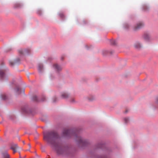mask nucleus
<instances>
[{
  "label": "nucleus",
  "instance_id": "nucleus-1",
  "mask_svg": "<svg viewBox=\"0 0 158 158\" xmlns=\"http://www.w3.org/2000/svg\"><path fill=\"white\" fill-rule=\"evenodd\" d=\"M44 139L52 145L55 148L57 153L59 154L62 153L63 148L59 146L57 142L59 138L57 134L55 131L48 132L44 133Z\"/></svg>",
  "mask_w": 158,
  "mask_h": 158
},
{
  "label": "nucleus",
  "instance_id": "nucleus-2",
  "mask_svg": "<svg viewBox=\"0 0 158 158\" xmlns=\"http://www.w3.org/2000/svg\"><path fill=\"white\" fill-rule=\"evenodd\" d=\"M72 131L68 129H64L63 132V135L64 136H70L72 135Z\"/></svg>",
  "mask_w": 158,
  "mask_h": 158
},
{
  "label": "nucleus",
  "instance_id": "nucleus-3",
  "mask_svg": "<svg viewBox=\"0 0 158 158\" xmlns=\"http://www.w3.org/2000/svg\"><path fill=\"white\" fill-rule=\"evenodd\" d=\"M53 68L57 71L61 70L62 69L61 66L56 64H54L53 65Z\"/></svg>",
  "mask_w": 158,
  "mask_h": 158
},
{
  "label": "nucleus",
  "instance_id": "nucleus-4",
  "mask_svg": "<svg viewBox=\"0 0 158 158\" xmlns=\"http://www.w3.org/2000/svg\"><path fill=\"white\" fill-rule=\"evenodd\" d=\"M6 76L5 71L3 70H0V77L2 79H3Z\"/></svg>",
  "mask_w": 158,
  "mask_h": 158
},
{
  "label": "nucleus",
  "instance_id": "nucleus-5",
  "mask_svg": "<svg viewBox=\"0 0 158 158\" xmlns=\"http://www.w3.org/2000/svg\"><path fill=\"white\" fill-rule=\"evenodd\" d=\"M143 25V23L142 22H139L138 23L135 27V30H137L141 27Z\"/></svg>",
  "mask_w": 158,
  "mask_h": 158
},
{
  "label": "nucleus",
  "instance_id": "nucleus-6",
  "mask_svg": "<svg viewBox=\"0 0 158 158\" xmlns=\"http://www.w3.org/2000/svg\"><path fill=\"white\" fill-rule=\"evenodd\" d=\"M143 38L146 40H149L150 38V35L148 33H144L143 36Z\"/></svg>",
  "mask_w": 158,
  "mask_h": 158
},
{
  "label": "nucleus",
  "instance_id": "nucleus-7",
  "mask_svg": "<svg viewBox=\"0 0 158 158\" xmlns=\"http://www.w3.org/2000/svg\"><path fill=\"white\" fill-rule=\"evenodd\" d=\"M78 142L80 143H82L85 144V143L86 141L83 139L81 137H78Z\"/></svg>",
  "mask_w": 158,
  "mask_h": 158
},
{
  "label": "nucleus",
  "instance_id": "nucleus-8",
  "mask_svg": "<svg viewBox=\"0 0 158 158\" xmlns=\"http://www.w3.org/2000/svg\"><path fill=\"white\" fill-rule=\"evenodd\" d=\"M18 148V146L17 144H14L12 145L11 147V149L13 150L14 153L16 152L17 148Z\"/></svg>",
  "mask_w": 158,
  "mask_h": 158
},
{
  "label": "nucleus",
  "instance_id": "nucleus-9",
  "mask_svg": "<svg viewBox=\"0 0 158 158\" xmlns=\"http://www.w3.org/2000/svg\"><path fill=\"white\" fill-rule=\"evenodd\" d=\"M68 94L65 92L63 93L61 95V97L63 98H66L68 97Z\"/></svg>",
  "mask_w": 158,
  "mask_h": 158
},
{
  "label": "nucleus",
  "instance_id": "nucleus-10",
  "mask_svg": "<svg viewBox=\"0 0 158 158\" xmlns=\"http://www.w3.org/2000/svg\"><path fill=\"white\" fill-rule=\"evenodd\" d=\"M135 47L137 48H139L141 47V45L139 42L136 43L134 45Z\"/></svg>",
  "mask_w": 158,
  "mask_h": 158
},
{
  "label": "nucleus",
  "instance_id": "nucleus-11",
  "mask_svg": "<svg viewBox=\"0 0 158 158\" xmlns=\"http://www.w3.org/2000/svg\"><path fill=\"white\" fill-rule=\"evenodd\" d=\"M94 99V97L92 95H90L88 97V99L89 101H92Z\"/></svg>",
  "mask_w": 158,
  "mask_h": 158
},
{
  "label": "nucleus",
  "instance_id": "nucleus-12",
  "mask_svg": "<svg viewBox=\"0 0 158 158\" xmlns=\"http://www.w3.org/2000/svg\"><path fill=\"white\" fill-rule=\"evenodd\" d=\"M43 68V66L42 64H40L38 65V69L39 72H41V71L42 70Z\"/></svg>",
  "mask_w": 158,
  "mask_h": 158
},
{
  "label": "nucleus",
  "instance_id": "nucleus-13",
  "mask_svg": "<svg viewBox=\"0 0 158 158\" xmlns=\"http://www.w3.org/2000/svg\"><path fill=\"white\" fill-rule=\"evenodd\" d=\"M33 100L36 102H39V101L37 97L36 96H34L33 97Z\"/></svg>",
  "mask_w": 158,
  "mask_h": 158
},
{
  "label": "nucleus",
  "instance_id": "nucleus-14",
  "mask_svg": "<svg viewBox=\"0 0 158 158\" xmlns=\"http://www.w3.org/2000/svg\"><path fill=\"white\" fill-rule=\"evenodd\" d=\"M26 52V50L21 49L19 50V52L21 54H23V53H25Z\"/></svg>",
  "mask_w": 158,
  "mask_h": 158
},
{
  "label": "nucleus",
  "instance_id": "nucleus-15",
  "mask_svg": "<svg viewBox=\"0 0 158 158\" xmlns=\"http://www.w3.org/2000/svg\"><path fill=\"white\" fill-rule=\"evenodd\" d=\"M4 158H9V155L7 153L5 154L4 155Z\"/></svg>",
  "mask_w": 158,
  "mask_h": 158
},
{
  "label": "nucleus",
  "instance_id": "nucleus-16",
  "mask_svg": "<svg viewBox=\"0 0 158 158\" xmlns=\"http://www.w3.org/2000/svg\"><path fill=\"white\" fill-rule=\"evenodd\" d=\"M2 99L5 100L6 98V97L4 94H3L2 95Z\"/></svg>",
  "mask_w": 158,
  "mask_h": 158
},
{
  "label": "nucleus",
  "instance_id": "nucleus-17",
  "mask_svg": "<svg viewBox=\"0 0 158 158\" xmlns=\"http://www.w3.org/2000/svg\"><path fill=\"white\" fill-rule=\"evenodd\" d=\"M20 90V88L19 87H17L16 89V92H19V90Z\"/></svg>",
  "mask_w": 158,
  "mask_h": 158
},
{
  "label": "nucleus",
  "instance_id": "nucleus-18",
  "mask_svg": "<svg viewBox=\"0 0 158 158\" xmlns=\"http://www.w3.org/2000/svg\"><path fill=\"white\" fill-rule=\"evenodd\" d=\"M129 120V118H124V121L126 123H127Z\"/></svg>",
  "mask_w": 158,
  "mask_h": 158
},
{
  "label": "nucleus",
  "instance_id": "nucleus-19",
  "mask_svg": "<svg viewBox=\"0 0 158 158\" xmlns=\"http://www.w3.org/2000/svg\"><path fill=\"white\" fill-rule=\"evenodd\" d=\"M59 16L61 18H63L64 16V15L62 13L59 14Z\"/></svg>",
  "mask_w": 158,
  "mask_h": 158
},
{
  "label": "nucleus",
  "instance_id": "nucleus-20",
  "mask_svg": "<svg viewBox=\"0 0 158 158\" xmlns=\"http://www.w3.org/2000/svg\"><path fill=\"white\" fill-rule=\"evenodd\" d=\"M22 111L26 113L27 112V109L26 108L22 109Z\"/></svg>",
  "mask_w": 158,
  "mask_h": 158
},
{
  "label": "nucleus",
  "instance_id": "nucleus-21",
  "mask_svg": "<svg viewBox=\"0 0 158 158\" xmlns=\"http://www.w3.org/2000/svg\"><path fill=\"white\" fill-rule=\"evenodd\" d=\"M10 64L11 65H12L14 64V63L13 61H10Z\"/></svg>",
  "mask_w": 158,
  "mask_h": 158
},
{
  "label": "nucleus",
  "instance_id": "nucleus-22",
  "mask_svg": "<svg viewBox=\"0 0 158 158\" xmlns=\"http://www.w3.org/2000/svg\"><path fill=\"white\" fill-rule=\"evenodd\" d=\"M112 44H113L114 45H115L116 44L115 41V40L113 41V43H112Z\"/></svg>",
  "mask_w": 158,
  "mask_h": 158
},
{
  "label": "nucleus",
  "instance_id": "nucleus-23",
  "mask_svg": "<svg viewBox=\"0 0 158 158\" xmlns=\"http://www.w3.org/2000/svg\"><path fill=\"white\" fill-rule=\"evenodd\" d=\"M74 99H72V101H71V102H74Z\"/></svg>",
  "mask_w": 158,
  "mask_h": 158
},
{
  "label": "nucleus",
  "instance_id": "nucleus-24",
  "mask_svg": "<svg viewBox=\"0 0 158 158\" xmlns=\"http://www.w3.org/2000/svg\"><path fill=\"white\" fill-rule=\"evenodd\" d=\"M156 100L157 102H158V97L156 98Z\"/></svg>",
  "mask_w": 158,
  "mask_h": 158
},
{
  "label": "nucleus",
  "instance_id": "nucleus-25",
  "mask_svg": "<svg viewBox=\"0 0 158 158\" xmlns=\"http://www.w3.org/2000/svg\"><path fill=\"white\" fill-rule=\"evenodd\" d=\"M44 99H42V101H44Z\"/></svg>",
  "mask_w": 158,
  "mask_h": 158
},
{
  "label": "nucleus",
  "instance_id": "nucleus-26",
  "mask_svg": "<svg viewBox=\"0 0 158 158\" xmlns=\"http://www.w3.org/2000/svg\"><path fill=\"white\" fill-rule=\"evenodd\" d=\"M29 147L30 148H31V146L30 145H29Z\"/></svg>",
  "mask_w": 158,
  "mask_h": 158
},
{
  "label": "nucleus",
  "instance_id": "nucleus-27",
  "mask_svg": "<svg viewBox=\"0 0 158 158\" xmlns=\"http://www.w3.org/2000/svg\"><path fill=\"white\" fill-rule=\"evenodd\" d=\"M56 102V100H53V102Z\"/></svg>",
  "mask_w": 158,
  "mask_h": 158
}]
</instances>
